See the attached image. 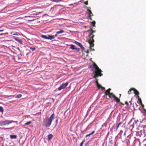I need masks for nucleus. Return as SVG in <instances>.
Here are the masks:
<instances>
[{"instance_id": "obj_35", "label": "nucleus", "mask_w": 146, "mask_h": 146, "mask_svg": "<svg viewBox=\"0 0 146 146\" xmlns=\"http://www.w3.org/2000/svg\"><path fill=\"white\" fill-rule=\"evenodd\" d=\"M17 59H18V60H19L20 59V58H19V57H18V56H16V57H15V59H17Z\"/></svg>"}, {"instance_id": "obj_49", "label": "nucleus", "mask_w": 146, "mask_h": 146, "mask_svg": "<svg viewBox=\"0 0 146 146\" xmlns=\"http://www.w3.org/2000/svg\"><path fill=\"white\" fill-rule=\"evenodd\" d=\"M3 34H0V35H3Z\"/></svg>"}, {"instance_id": "obj_1", "label": "nucleus", "mask_w": 146, "mask_h": 146, "mask_svg": "<svg viewBox=\"0 0 146 146\" xmlns=\"http://www.w3.org/2000/svg\"><path fill=\"white\" fill-rule=\"evenodd\" d=\"M93 67L95 69L94 72L95 74L94 75V77L96 78L98 76H101L102 75V74L101 73L102 71L100 69L96 63H94L93 64Z\"/></svg>"}, {"instance_id": "obj_8", "label": "nucleus", "mask_w": 146, "mask_h": 146, "mask_svg": "<svg viewBox=\"0 0 146 146\" xmlns=\"http://www.w3.org/2000/svg\"><path fill=\"white\" fill-rule=\"evenodd\" d=\"M88 10V18L92 20V19L91 18V17L93 15L92 13V11H91L90 10Z\"/></svg>"}, {"instance_id": "obj_27", "label": "nucleus", "mask_w": 146, "mask_h": 146, "mask_svg": "<svg viewBox=\"0 0 146 146\" xmlns=\"http://www.w3.org/2000/svg\"><path fill=\"white\" fill-rule=\"evenodd\" d=\"M121 123V122H119L118 124V125L117 126V127H116V130H117V129H118L119 126L120 125Z\"/></svg>"}, {"instance_id": "obj_34", "label": "nucleus", "mask_w": 146, "mask_h": 146, "mask_svg": "<svg viewBox=\"0 0 146 146\" xmlns=\"http://www.w3.org/2000/svg\"><path fill=\"white\" fill-rule=\"evenodd\" d=\"M125 104L127 105H128V103L127 101H126L125 102Z\"/></svg>"}, {"instance_id": "obj_25", "label": "nucleus", "mask_w": 146, "mask_h": 146, "mask_svg": "<svg viewBox=\"0 0 146 146\" xmlns=\"http://www.w3.org/2000/svg\"><path fill=\"white\" fill-rule=\"evenodd\" d=\"M0 111L1 112H3V108L1 106H0Z\"/></svg>"}, {"instance_id": "obj_43", "label": "nucleus", "mask_w": 146, "mask_h": 146, "mask_svg": "<svg viewBox=\"0 0 146 146\" xmlns=\"http://www.w3.org/2000/svg\"><path fill=\"white\" fill-rule=\"evenodd\" d=\"M129 102L130 103V105H131V101H129Z\"/></svg>"}, {"instance_id": "obj_5", "label": "nucleus", "mask_w": 146, "mask_h": 146, "mask_svg": "<svg viewBox=\"0 0 146 146\" xmlns=\"http://www.w3.org/2000/svg\"><path fill=\"white\" fill-rule=\"evenodd\" d=\"M111 90V89L109 88L107 90H106L105 93V94L106 96H108L110 98H111V97L112 96V95H111V94H113L112 93H111L110 92V91Z\"/></svg>"}, {"instance_id": "obj_45", "label": "nucleus", "mask_w": 146, "mask_h": 146, "mask_svg": "<svg viewBox=\"0 0 146 146\" xmlns=\"http://www.w3.org/2000/svg\"><path fill=\"white\" fill-rule=\"evenodd\" d=\"M14 127H11V128H9V129H13L14 128Z\"/></svg>"}, {"instance_id": "obj_12", "label": "nucleus", "mask_w": 146, "mask_h": 146, "mask_svg": "<svg viewBox=\"0 0 146 146\" xmlns=\"http://www.w3.org/2000/svg\"><path fill=\"white\" fill-rule=\"evenodd\" d=\"M70 49H71L73 50H77L79 51V48H76L75 47V46L73 44H71L70 45Z\"/></svg>"}, {"instance_id": "obj_33", "label": "nucleus", "mask_w": 146, "mask_h": 146, "mask_svg": "<svg viewBox=\"0 0 146 146\" xmlns=\"http://www.w3.org/2000/svg\"><path fill=\"white\" fill-rule=\"evenodd\" d=\"M100 88H101L103 90H105V88L104 87H103L102 86Z\"/></svg>"}, {"instance_id": "obj_23", "label": "nucleus", "mask_w": 146, "mask_h": 146, "mask_svg": "<svg viewBox=\"0 0 146 146\" xmlns=\"http://www.w3.org/2000/svg\"><path fill=\"white\" fill-rule=\"evenodd\" d=\"M41 37L42 38H45L46 39H48V37H47L46 35H42L41 36Z\"/></svg>"}, {"instance_id": "obj_6", "label": "nucleus", "mask_w": 146, "mask_h": 146, "mask_svg": "<svg viewBox=\"0 0 146 146\" xmlns=\"http://www.w3.org/2000/svg\"><path fill=\"white\" fill-rule=\"evenodd\" d=\"M69 83L67 82L65 84H63L58 88V90L60 91L66 88L68 84Z\"/></svg>"}, {"instance_id": "obj_46", "label": "nucleus", "mask_w": 146, "mask_h": 146, "mask_svg": "<svg viewBox=\"0 0 146 146\" xmlns=\"http://www.w3.org/2000/svg\"><path fill=\"white\" fill-rule=\"evenodd\" d=\"M4 31V30H0V32H2Z\"/></svg>"}, {"instance_id": "obj_17", "label": "nucleus", "mask_w": 146, "mask_h": 146, "mask_svg": "<svg viewBox=\"0 0 146 146\" xmlns=\"http://www.w3.org/2000/svg\"><path fill=\"white\" fill-rule=\"evenodd\" d=\"M94 132L95 131H93L91 133L86 135L85 136V137H88L90 135L93 134L94 133Z\"/></svg>"}, {"instance_id": "obj_42", "label": "nucleus", "mask_w": 146, "mask_h": 146, "mask_svg": "<svg viewBox=\"0 0 146 146\" xmlns=\"http://www.w3.org/2000/svg\"><path fill=\"white\" fill-rule=\"evenodd\" d=\"M86 53H87L88 54L89 53V50H87L86 51Z\"/></svg>"}, {"instance_id": "obj_15", "label": "nucleus", "mask_w": 146, "mask_h": 146, "mask_svg": "<svg viewBox=\"0 0 146 146\" xmlns=\"http://www.w3.org/2000/svg\"><path fill=\"white\" fill-rule=\"evenodd\" d=\"M54 38V35H48V39L51 40L52 39Z\"/></svg>"}, {"instance_id": "obj_2", "label": "nucleus", "mask_w": 146, "mask_h": 146, "mask_svg": "<svg viewBox=\"0 0 146 146\" xmlns=\"http://www.w3.org/2000/svg\"><path fill=\"white\" fill-rule=\"evenodd\" d=\"M54 117V114L52 113L48 119L47 121L44 120L43 122L45 124V126L46 127H49L51 125L52 121Z\"/></svg>"}, {"instance_id": "obj_31", "label": "nucleus", "mask_w": 146, "mask_h": 146, "mask_svg": "<svg viewBox=\"0 0 146 146\" xmlns=\"http://www.w3.org/2000/svg\"><path fill=\"white\" fill-rule=\"evenodd\" d=\"M96 84L97 85H98V84H99L98 79H96Z\"/></svg>"}, {"instance_id": "obj_18", "label": "nucleus", "mask_w": 146, "mask_h": 146, "mask_svg": "<svg viewBox=\"0 0 146 146\" xmlns=\"http://www.w3.org/2000/svg\"><path fill=\"white\" fill-rule=\"evenodd\" d=\"M64 32V31L62 29H60L59 31H57L56 32V34L62 33Z\"/></svg>"}, {"instance_id": "obj_16", "label": "nucleus", "mask_w": 146, "mask_h": 146, "mask_svg": "<svg viewBox=\"0 0 146 146\" xmlns=\"http://www.w3.org/2000/svg\"><path fill=\"white\" fill-rule=\"evenodd\" d=\"M53 137V135L52 134H50L48 136V139L49 140H51Z\"/></svg>"}, {"instance_id": "obj_4", "label": "nucleus", "mask_w": 146, "mask_h": 146, "mask_svg": "<svg viewBox=\"0 0 146 146\" xmlns=\"http://www.w3.org/2000/svg\"><path fill=\"white\" fill-rule=\"evenodd\" d=\"M16 122L17 123V121H10L9 120H6L4 121H0V125L1 126H5L7 125H9L10 124L12 123Z\"/></svg>"}, {"instance_id": "obj_20", "label": "nucleus", "mask_w": 146, "mask_h": 146, "mask_svg": "<svg viewBox=\"0 0 146 146\" xmlns=\"http://www.w3.org/2000/svg\"><path fill=\"white\" fill-rule=\"evenodd\" d=\"M133 88H130L128 92V94L129 95L131 94V91L132 90L133 91Z\"/></svg>"}, {"instance_id": "obj_9", "label": "nucleus", "mask_w": 146, "mask_h": 146, "mask_svg": "<svg viewBox=\"0 0 146 146\" xmlns=\"http://www.w3.org/2000/svg\"><path fill=\"white\" fill-rule=\"evenodd\" d=\"M111 95H112V97L113 98L114 100L116 101V103H117L120 102V99L115 96L113 94H112Z\"/></svg>"}, {"instance_id": "obj_24", "label": "nucleus", "mask_w": 146, "mask_h": 146, "mask_svg": "<svg viewBox=\"0 0 146 146\" xmlns=\"http://www.w3.org/2000/svg\"><path fill=\"white\" fill-rule=\"evenodd\" d=\"M22 96V95H21V94H18V95H17L16 98H21Z\"/></svg>"}, {"instance_id": "obj_38", "label": "nucleus", "mask_w": 146, "mask_h": 146, "mask_svg": "<svg viewBox=\"0 0 146 146\" xmlns=\"http://www.w3.org/2000/svg\"><path fill=\"white\" fill-rule=\"evenodd\" d=\"M33 13L32 14H33V15H36L37 14L36 13H35V12H33Z\"/></svg>"}, {"instance_id": "obj_39", "label": "nucleus", "mask_w": 146, "mask_h": 146, "mask_svg": "<svg viewBox=\"0 0 146 146\" xmlns=\"http://www.w3.org/2000/svg\"><path fill=\"white\" fill-rule=\"evenodd\" d=\"M123 131L122 130H121L120 131V133H123Z\"/></svg>"}, {"instance_id": "obj_37", "label": "nucleus", "mask_w": 146, "mask_h": 146, "mask_svg": "<svg viewBox=\"0 0 146 146\" xmlns=\"http://www.w3.org/2000/svg\"><path fill=\"white\" fill-rule=\"evenodd\" d=\"M84 3L86 5L88 4V2L87 1H86V2H85Z\"/></svg>"}, {"instance_id": "obj_32", "label": "nucleus", "mask_w": 146, "mask_h": 146, "mask_svg": "<svg viewBox=\"0 0 146 146\" xmlns=\"http://www.w3.org/2000/svg\"><path fill=\"white\" fill-rule=\"evenodd\" d=\"M13 35H18V33H13Z\"/></svg>"}, {"instance_id": "obj_22", "label": "nucleus", "mask_w": 146, "mask_h": 146, "mask_svg": "<svg viewBox=\"0 0 146 146\" xmlns=\"http://www.w3.org/2000/svg\"><path fill=\"white\" fill-rule=\"evenodd\" d=\"M91 23L92 25V26L94 27H95V25L96 24V22L95 21H93L92 22H91Z\"/></svg>"}, {"instance_id": "obj_10", "label": "nucleus", "mask_w": 146, "mask_h": 146, "mask_svg": "<svg viewBox=\"0 0 146 146\" xmlns=\"http://www.w3.org/2000/svg\"><path fill=\"white\" fill-rule=\"evenodd\" d=\"M133 91H134V93L135 94V95H136L137 96V98H139V93L138 91L136 90L135 88H133Z\"/></svg>"}, {"instance_id": "obj_41", "label": "nucleus", "mask_w": 146, "mask_h": 146, "mask_svg": "<svg viewBox=\"0 0 146 146\" xmlns=\"http://www.w3.org/2000/svg\"><path fill=\"white\" fill-rule=\"evenodd\" d=\"M58 119H57L56 120V124L57 123H58Z\"/></svg>"}, {"instance_id": "obj_36", "label": "nucleus", "mask_w": 146, "mask_h": 146, "mask_svg": "<svg viewBox=\"0 0 146 146\" xmlns=\"http://www.w3.org/2000/svg\"><path fill=\"white\" fill-rule=\"evenodd\" d=\"M92 28H91L90 30H88V31L92 32Z\"/></svg>"}, {"instance_id": "obj_11", "label": "nucleus", "mask_w": 146, "mask_h": 146, "mask_svg": "<svg viewBox=\"0 0 146 146\" xmlns=\"http://www.w3.org/2000/svg\"><path fill=\"white\" fill-rule=\"evenodd\" d=\"M19 38L14 37V39L17 41L20 44H23L22 41L21 40L19 39Z\"/></svg>"}, {"instance_id": "obj_40", "label": "nucleus", "mask_w": 146, "mask_h": 146, "mask_svg": "<svg viewBox=\"0 0 146 146\" xmlns=\"http://www.w3.org/2000/svg\"><path fill=\"white\" fill-rule=\"evenodd\" d=\"M57 36V34H56H56L55 35H54V38H55V37Z\"/></svg>"}, {"instance_id": "obj_13", "label": "nucleus", "mask_w": 146, "mask_h": 146, "mask_svg": "<svg viewBox=\"0 0 146 146\" xmlns=\"http://www.w3.org/2000/svg\"><path fill=\"white\" fill-rule=\"evenodd\" d=\"M62 6L60 5H55L53 7V9H59L60 8V7H62Z\"/></svg>"}, {"instance_id": "obj_48", "label": "nucleus", "mask_w": 146, "mask_h": 146, "mask_svg": "<svg viewBox=\"0 0 146 146\" xmlns=\"http://www.w3.org/2000/svg\"><path fill=\"white\" fill-rule=\"evenodd\" d=\"M119 96H120V97L121 96V94H119Z\"/></svg>"}, {"instance_id": "obj_7", "label": "nucleus", "mask_w": 146, "mask_h": 146, "mask_svg": "<svg viewBox=\"0 0 146 146\" xmlns=\"http://www.w3.org/2000/svg\"><path fill=\"white\" fill-rule=\"evenodd\" d=\"M74 43L76 44V45H78V46L80 47V48L83 50L85 49L84 47L82 46V44L80 42H78L76 41H75Z\"/></svg>"}, {"instance_id": "obj_26", "label": "nucleus", "mask_w": 146, "mask_h": 146, "mask_svg": "<svg viewBox=\"0 0 146 146\" xmlns=\"http://www.w3.org/2000/svg\"><path fill=\"white\" fill-rule=\"evenodd\" d=\"M29 48L31 50L33 51L35 50L36 49V48L35 47H29Z\"/></svg>"}, {"instance_id": "obj_44", "label": "nucleus", "mask_w": 146, "mask_h": 146, "mask_svg": "<svg viewBox=\"0 0 146 146\" xmlns=\"http://www.w3.org/2000/svg\"><path fill=\"white\" fill-rule=\"evenodd\" d=\"M120 104L121 105H124V104H123V103H122L121 102L120 103Z\"/></svg>"}, {"instance_id": "obj_47", "label": "nucleus", "mask_w": 146, "mask_h": 146, "mask_svg": "<svg viewBox=\"0 0 146 146\" xmlns=\"http://www.w3.org/2000/svg\"><path fill=\"white\" fill-rule=\"evenodd\" d=\"M126 135V132H125L124 133V135Z\"/></svg>"}, {"instance_id": "obj_29", "label": "nucleus", "mask_w": 146, "mask_h": 146, "mask_svg": "<svg viewBox=\"0 0 146 146\" xmlns=\"http://www.w3.org/2000/svg\"><path fill=\"white\" fill-rule=\"evenodd\" d=\"M95 31H94V30H93L91 32L90 34V35H93V33H95Z\"/></svg>"}, {"instance_id": "obj_3", "label": "nucleus", "mask_w": 146, "mask_h": 146, "mask_svg": "<svg viewBox=\"0 0 146 146\" xmlns=\"http://www.w3.org/2000/svg\"><path fill=\"white\" fill-rule=\"evenodd\" d=\"M94 36V35H92L90 36V35H88V36L90 37V39L88 40V42L89 43L90 45V49H91V47H93L94 46V40L93 39V38ZM91 50L94 51V49H92Z\"/></svg>"}, {"instance_id": "obj_30", "label": "nucleus", "mask_w": 146, "mask_h": 146, "mask_svg": "<svg viewBox=\"0 0 146 146\" xmlns=\"http://www.w3.org/2000/svg\"><path fill=\"white\" fill-rule=\"evenodd\" d=\"M97 86L98 88H100L101 87V86L100 84H98V85H97Z\"/></svg>"}, {"instance_id": "obj_28", "label": "nucleus", "mask_w": 146, "mask_h": 146, "mask_svg": "<svg viewBox=\"0 0 146 146\" xmlns=\"http://www.w3.org/2000/svg\"><path fill=\"white\" fill-rule=\"evenodd\" d=\"M85 141V140H84L80 143V146H82L84 143Z\"/></svg>"}, {"instance_id": "obj_14", "label": "nucleus", "mask_w": 146, "mask_h": 146, "mask_svg": "<svg viewBox=\"0 0 146 146\" xmlns=\"http://www.w3.org/2000/svg\"><path fill=\"white\" fill-rule=\"evenodd\" d=\"M10 138L12 139H16L17 138V135H10Z\"/></svg>"}, {"instance_id": "obj_21", "label": "nucleus", "mask_w": 146, "mask_h": 146, "mask_svg": "<svg viewBox=\"0 0 146 146\" xmlns=\"http://www.w3.org/2000/svg\"><path fill=\"white\" fill-rule=\"evenodd\" d=\"M32 123V121H29L26 123H25L24 124L25 125H29L31 123Z\"/></svg>"}, {"instance_id": "obj_19", "label": "nucleus", "mask_w": 146, "mask_h": 146, "mask_svg": "<svg viewBox=\"0 0 146 146\" xmlns=\"http://www.w3.org/2000/svg\"><path fill=\"white\" fill-rule=\"evenodd\" d=\"M138 100H139V102L140 103L141 105V106L143 107L144 106V105L143 104H142V101H141V98H139H139H138Z\"/></svg>"}]
</instances>
